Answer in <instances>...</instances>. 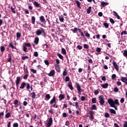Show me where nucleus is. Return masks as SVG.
<instances>
[{
  "instance_id": "c9c22d12",
  "label": "nucleus",
  "mask_w": 127,
  "mask_h": 127,
  "mask_svg": "<svg viewBox=\"0 0 127 127\" xmlns=\"http://www.w3.org/2000/svg\"><path fill=\"white\" fill-rule=\"evenodd\" d=\"M25 46L27 47H31V45L29 43H25Z\"/></svg>"
},
{
  "instance_id": "a211bd4d",
  "label": "nucleus",
  "mask_w": 127,
  "mask_h": 127,
  "mask_svg": "<svg viewBox=\"0 0 127 127\" xmlns=\"http://www.w3.org/2000/svg\"><path fill=\"white\" fill-rule=\"evenodd\" d=\"M100 86H101V87L103 88V89H107L109 87V84L108 83H105L104 84H101Z\"/></svg>"
},
{
  "instance_id": "58836bf2",
  "label": "nucleus",
  "mask_w": 127,
  "mask_h": 127,
  "mask_svg": "<svg viewBox=\"0 0 127 127\" xmlns=\"http://www.w3.org/2000/svg\"><path fill=\"white\" fill-rule=\"evenodd\" d=\"M123 55H124V56H125V57H127V50H125L124 51Z\"/></svg>"
},
{
  "instance_id": "9b49d317",
  "label": "nucleus",
  "mask_w": 127,
  "mask_h": 127,
  "mask_svg": "<svg viewBox=\"0 0 127 127\" xmlns=\"http://www.w3.org/2000/svg\"><path fill=\"white\" fill-rule=\"evenodd\" d=\"M13 104L14 105V108H17V107H18V105H19V101L17 100H15L13 101Z\"/></svg>"
},
{
  "instance_id": "dca6fc26",
  "label": "nucleus",
  "mask_w": 127,
  "mask_h": 127,
  "mask_svg": "<svg viewBox=\"0 0 127 127\" xmlns=\"http://www.w3.org/2000/svg\"><path fill=\"white\" fill-rule=\"evenodd\" d=\"M121 81L123 82V83H125L126 85H127V78L122 76L121 77Z\"/></svg>"
},
{
  "instance_id": "b1692460",
  "label": "nucleus",
  "mask_w": 127,
  "mask_h": 127,
  "mask_svg": "<svg viewBox=\"0 0 127 127\" xmlns=\"http://www.w3.org/2000/svg\"><path fill=\"white\" fill-rule=\"evenodd\" d=\"M31 96L32 99H35L36 98V94H35V92H34L31 93Z\"/></svg>"
},
{
  "instance_id": "6e6d98bb",
  "label": "nucleus",
  "mask_w": 127,
  "mask_h": 127,
  "mask_svg": "<svg viewBox=\"0 0 127 127\" xmlns=\"http://www.w3.org/2000/svg\"><path fill=\"white\" fill-rule=\"evenodd\" d=\"M27 78H28V74H25L23 76V79H24V80H27Z\"/></svg>"
},
{
  "instance_id": "69168bd1",
  "label": "nucleus",
  "mask_w": 127,
  "mask_h": 127,
  "mask_svg": "<svg viewBox=\"0 0 127 127\" xmlns=\"http://www.w3.org/2000/svg\"><path fill=\"white\" fill-rule=\"evenodd\" d=\"M81 100L84 102V101H85L86 100V97H85V96H81Z\"/></svg>"
},
{
  "instance_id": "c03bdc74",
  "label": "nucleus",
  "mask_w": 127,
  "mask_h": 127,
  "mask_svg": "<svg viewBox=\"0 0 127 127\" xmlns=\"http://www.w3.org/2000/svg\"><path fill=\"white\" fill-rule=\"evenodd\" d=\"M56 62L57 64V65H59V64H60V61L58 59H56Z\"/></svg>"
},
{
  "instance_id": "f257e3e1",
  "label": "nucleus",
  "mask_w": 127,
  "mask_h": 127,
  "mask_svg": "<svg viewBox=\"0 0 127 127\" xmlns=\"http://www.w3.org/2000/svg\"><path fill=\"white\" fill-rule=\"evenodd\" d=\"M107 102L111 108H114L116 111L118 110V107H116V105H118V106H120L119 100L115 99L114 101V100L112 99V98H110L108 100Z\"/></svg>"
},
{
  "instance_id": "49530a36",
  "label": "nucleus",
  "mask_w": 127,
  "mask_h": 127,
  "mask_svg": "<svg viewBox=\"0 0 127 127\" xmlns=\"http://www.w3.org/2000/svg\"><path fill=\"white\" fill-rule=\"evenodd\" d=\"M110 21L112 24H115V20H114V19L113 18H110Z\"/></svg>"
},
{
  "instance_id": "603ef678",
  "label": "nucleus",
  "mask_w": 127,
  "mask_h": 127,
  "mask_svg": "<svg viewBox=\"0 0 127 127\" xmlns=\"http://www.w3.org/2000/svg\"><path fill=\"white\" fill-rule=\"evenodd\" d=\"M117 77V75L115 74H113L112 75V80H115V79H116V77Z\"/></svg>"
},
{
  "instance_id": "a19ab883",
  "label": "nucleus",
  "mask_w": 127,
  "mask_h": 127,
  "mask_svg": "<svg viewBox=\"0 0 127 127\" xmlns=\"http://www.w3.org/2000/svg\"><path fill=\"white\" fill-rule=\"evenodd\" d=\"M31 72H32V73H33V74H36V73H37L36 70H35L33 68L31 69Z\"/></svg>"
},
{
  "instance_id": "13d9d810",
  "label": "nucleus",
  "mask_w": 127,
  "mask_h": 127,
  "mask_svg": "<svg viewBox=\"0 0 127 127\" xmlns=\"http://www.w3.org/2000/svg\"><path fill=\"white\" fill-rule=\"evenodd\" d=\"M34 56H35V57H37L38 56V53L37 52H35L34 53Z\"/></svg>"
},
{
  "instance_id": "e2e57ef3",
  "label": "nucleus",
  "mask_w": 127,
  "mask_h": 127,
  "mask_svg": "<svg viewBox=\"0 0 127 127\" xmlns=\"http://www.w3.org/2000/svg\"><path fill=\"white\" fill-rule=\"evenodd\" d=\"M124 34H127V31H122V32L121 33L122 36V35H124Z\"/></svg>"
},
{
  "instance_id": "7ed1b4c3",
  "label": "nucleus",
  "mask_w": 127,
  "mask_h": 127,
  "mask_svg": "<svg viewBox=\"0 0 127 127\" xmlns=\"http://www.w3.org/2000/svg\"><path fill=\"white\" fill-rule=\"evenodd\" d=\"M41 30H37V31L36 32V35L38 36H39V35H41V34H44V36L46 35V33L45 32V30L42 28H40Z\"/></svg>"
},
{
  "instance_id": "f3484780",
  "label": "nucleus",
  "mask_w": 127,
  "mask_h": 127,
  "mask_svg": "<svg viewBox=\"0 0 127 127\" xmlns=\"http://www.w3.org/2000/svg\"><path fill=\"white\" fill-rule=\"evenodd\" d=\"M113 64L115 69L118 71L119 70V65H118L116 62H113Z\"/></svg>"
},
{
  "instance_id": "1a4fd4ad",
  "label": "nucleus",
  "mask_w": 127,
  "mask_h": 127,
  "mask_svg": "<svg viewBox=\"0 0 127 127\" xmlns=\"http://www.w3.org/2000/svg\"><path fill=\"white\" fill-rule=\"evenodd\" d=\"M49 77H54V75H55V70L53 69L51 70L49 74H48Z\"/></svg>"
},
{
  "instance_id": "7c9ffc66",
  "label": "nucleus",
  "mask_w": 127,
  "mask_h": 127,
  "mask_svg": "<svg viewBox=\"0 0 127 127\" xmlns=\"http://www.w3.org/2000/svg\"><path fill=\"white\" fill-rule=\"evenodd\" d=\"M10 117H11V116L10 115V113H7L5 116V118L6 119H8V118H10Z\"/></svg>"
},
{
  "instance_id": "ea45409f",
  "label": "nucleus",
  "mask_w": 127,
  "mask_h": 127,
  "mask_svg": "<svg viewBox=\"0 0 127 127\" xmlns=\"http://www.w3.org/2000/svg\"><path fill=\"white\" fill-rule=\"evenodd\" d=\"M55 67L56 70H60V65H59V64H56Z\"/></svg>"
},
{
  "instance_id": "c756f323",
  "label": "nucleus",
  "mask_w": 127,
  "mask_h": 127,
  "mask_svg": "<svg viewBox=\"0 0 127 127\" xmlns=\"http://www.w3.org/2000/svg\"><path fill=\"white\" fill-rule=\"evenodd\" d=\"M5 51V48H4L3 46H1L0 47L1 52L2 53L4 52Z\"/></svg>"
},
{
  "instance_id": "39448f33",
  "label": "nucleus",
  "mask_w": 127,
  "mask_h": 127,
  "mask_svg": "<svg viewBox=\"0 0 127 127\" xmlns=\"http://www.w3.org/2000/svg\"><path fill=\"white\" fill-rule=\"evenodd\" d=\"M20 82H21V78L20 76H18L16 77V80L15 81L16 83V87L17 89H18L19 85L20 84Z\"/></svg>"
},
{
  "instance_id": "4c0bfd02",
  "label": "nucleus",
  "mask_w": 127,
  "mask_h": 127,
  "mask_svg": "<svg viewBox=\"0 0 127 127\" xmlns=\"http://www.w3.org/2000/svg\"><path fill=\"white\" fill-rule=\"evenodd\" d=\"M103 25L106 28H109V24L108 23H104Z\"/></svg>"
},
{
  "instance_id": "680f3d73",
  "label": "nucleus",
  "mask_w": 127,
  "mask_h": 127,
  "mask_svg": "<svg viewBox=\"0 0 127 127\" xmlns=\"http://www.w3.org/2000/svg\"><path fill=\"white\" fill-rule=\"evenodd\" d=\"M65 126L69 127V126H70V122H69V121H66Z\"/></svg>"
},
{
  "instance_id": "f8f14e48",
  "label": "nucleus",
  "mask_w": 127,
  "mask_h": 127,
  "mask_svg": "<svg viewBox=\"0 0 127 127\" xmlns=\"http://www.w3.org/2000/svg\"><path fill=\"white\" fill-rule=\"evenodd\" d=\"M106 5H109V2L101 1V6L102 7H105Z\"/></svg>"
},
{
  "instance_id": "20e7f679",
  "label": "nucleus",
  "mask_w": 127,
  "mask_h": 127,
  "mask_svg": "<svg viewBox=\"0 0 127 127\" xmlns=\"http://www.w3.org/2000/svg\"><path fill=\"white\" fill-rule=\"evenodd\" d=\"M98 100L99 101L100 106H104L105 104V99H104V96L103 95L99 96Z\"/></svg>"
},
{
  "instance_id": "5fc2aeb1",
  "label": "nucleus",
  "mask_w": 127,
  "mask_h": 127,
  "mask_svg": "<svg viewBox=\"0 0 127 127\" xmlns=\"http://www.w3.org/2000/svg\"><path fill=\"white\" fill-rule=\"evenodd\" d=\"M96 101H97V99L96 98H93L92 99V102L94 104H96Z\"/></svg>"
},
{
  "instance_id": "0eeeda50",
  "label": "nucleus",
  "mask_w": 127,
  "mask_h": 127,
  "mask_svg": "<svg viewBox=\"0 0 127 127\" xmlns=\"http://www.w3.org/2000/svg\"><path fill=\"white\" fill-rule=\"evenodd\" d=\"M11 59H12V54H9L8 55V58L7 59V62L11 63Z\"/></svg>"
},
{
  "instance_id": "423d86ee",
  "label": "nucleus",
  "mask_w": 127,
  "mask_h": 127,
  "mask_svg": "<svg viewBox=\"0 0 127 127\" xmlns=\"http://www.w3.org/2000/svg\"><path fill=\"white\" fill-rule=\"evenodd\" d=\"M52 124H53V120L52 119V117H50L49 119V122L48 124H47L46 127H50L51 126H52Z\"/></svg>"
},
{
  "instance_id": "473e14b6",
  "label": "nucleus",
  "mask_w": 127,
  "mask_h": 127,
  "mask_svg": "<svg viewBox=\"0 0 127 127\" xmlns=\"http://www.w3.org/2000/svg\"><path fill=\"white\" fill-rule=\"evenodd\" d=\"M58 56L60 59H62V60H63V59L64 58V57H63V56H62V55H61V54H58Z\"/></svg>"
},
{
  "instance_id": "ddd939ff",
  "label": "nucleus",
  "mask_w": 127,
  "mask_h": 127,
  "mask_svg": "<svg viewBox=\"0 0 127 127\" xmlns=\"http://www.w3.org/2000/svg\"><path fill=\"white\" fill-rule=\"evenodd\" d=\"M33 4H34V5H35V6L36 7H40V8L41 7V5H40V3H39L38 2H37L36 1H35L33 2Z\"/></svg>"
},
{
  "instance_id": "4be33fe9",
  "label": "nucleus",
  "mask_w": 127,
  "mask_h": 127,
  "mask_svg": "<svg viewBox=\"0 0 127 127\" xmlns=\"http://www.w3.org/2000/svg\"><path fill=\"white\" fill-rule=\"evenodd\" d=\"M68 87L71 90L74 89V88L73 87V85H72V82H71L68 83Z\"/></svg>"
},
{
  "instance_id": "37998d69",
  "label": "nucleus",
  "mask_w": 127,
  "mask_h": 127,
  "mask_svg": "<svg viewBox=\"0 0 127 127\" xmlns=\"http://www.w3.org/2000/svg\"><path fill=\"white\" fill-rule=\"evenodd\" d=\"M63 76H65L67 75V70H66V69H65L63 73Z\"/></svg>"
},
{
  "instance_id": "3c124183",
  "label": "nucleus",
  "mask_w": 127,
  "mask_h": 127,
  "mask_svg": "<svg viewBox=\"0 0 127 127\" xmlns=\"http://www.w3.org/2000/svg\"><path fill=\"white\" fill-rule=\"evenodd\" d=\"M22 60H25V59H28V57L27 56H23V57H22Z\"/></svg>"
},
{
  "instance_id": "aec40b11",
  "label": "nucleus",
  "mask_w": 127,
  "mask_h": 127,
  "mask_svg": "<svg viewBox=\"0 0 127 127\" xmlns=\"http://www.w3.org/2000/svg\"><path fill=\"white\" fill-rule=\"evenodd\" d=\"M34 42L35 44H36V45H37V44H38V43L39 42V38H38V37H36L35 38Z\"/></svg>"
},
{
  "instance_id": "de8ad7c7",
  "label": "nucleus",
  "mask_w": 127,
  "mask_h": 127,
  "mask_svg": "<svg viewBox=\"0 0 127 127\" xmlns=\"http://www.w3.org/2000/svg\"><path fill=\"white\" fill-rule=\"evenodd\" d=\"M44 62L46 65H47V66H49V62L48 61V60H45Z\"/></svg>"
},
{
  "instance_id": "0e129e2a",
  "label": "nucleus",
  "mask_w": 127,
  "mask_h": 127,
  "mask_svg": "<svg viewBox=\"0 0 127 127\" xmlns=\"http://www.w3.org/2000/svg\"><path fill=\"white\" fill-rule=\"evenodd\" d=\"M59 19L61 22H63L64 21V18L63 17H60Z\"/></svg>"
},
{
  "instance_id": "6ab92c4d",
  "label": "nucleus",
  "mask_w": 127,
  "mask_h": 127,
  "mask_svg": "<svg viewBox=\"0 0 127 127\" xmlns=\"http://www.w3.org/2000/svg\"><path fill=\"white\" fill-rule=\"evenodd\" d=\"M75 3L77 7H78L79 9H81L82 8V7H81V2H80V1H75Z\"/></svg>"
},
{
  "instance_id": "bf43d9fd",
  "label": "nucleus",
  "mask_w": 127,
  "mask_h": 127,
  "mask_svg": "<svg viewBox=\"0 0 127 127\" xmlns=\"http://www.w3.org/2000/svg\"><path fill=\"white\" fill-rule=\"evenodd\" d=\"M83 47L85 49H88L89 48V46H88L87 44H84Z\"/></svg>"
},
{
  "instance_id": "052dcab7",
  "label": "nucleus",
  "mask_w": 127,
  "mask_h": 127,
  "mask_svg": "<svg viewBox=\"0 0 127 127\" xmlns=\"http://www.w3.org/2000/svg\"><path fill=\"white\" fill-rule=\"evenodd\" d=\"M77 48H78L79 50H81L82 48H83V47H82V46L78 45L77 46Z\"/></svg>"
},
{
  "instance_id": "4d7b16f0",
  "label": "nucleus",
  "mask_w": 127,
  "mask_h": 127,
  "mask_svg": "<svg viewBox=\"0 0 127 127\" xmlns=\"http://www.w3.org/2000/svg\"><path fill=\"white\" fill-rule=\"evenodd\" d=\"M105 118H110V114H109L108 113H106L105 114Z\"/></svg>"
},
{
  "instance_id": "cd10ccee",
  "label": "nucleus",
  "mask_w": 127,
  "mask_h": 127,
  "mask_svg": "<svg viewBox=\"0 0 127 127\" xmlns=\"http://www.w3.org/2000/svg\"><path fill=\"white\" fill-rule=\"evenodd\" d=\"M113 13H114L115 16L117 17L118 19H120L121 18V17H120V16L119 15V14H118V13H117V12L114 11Z\"/></svg>"
},
{
  "instance_id": "338daca9",
  "label": "nucleus",
  "mask_w": 127,
  "mask_h": 127,
  "mask_svg": "<svg viewBox=\"0 0 127 127\" xmlns=\"http://www.w3.org/2000/svg\"><path fill=\"white\" fill-rule=\"evenodd\" d=\"M13 127H18V123H14L13 125Z\"/></svg>"
},
{
  "instance_id": "f704fd0d",
  "label": "nucleus",
  "mask_w": 127,
  "mask_h": 127,
  "mask_svg": "<svg viewBox=\"0 0 127 127\" xmlns=\"http://www.w3.org/2000/svg\"><path fill=\"white\" fill-rule=\"evenodd\" d=\"M110 112L111 114H114V115H116V111L114 109H110Z\"/></svg>"
},
{
  "instance_id": "9d476101",
  "label": "nucleus",
  "mask_w": 127,
  "mask_h": 127,
  "mask_svg": "<svg viewBox=\"0 0 127 127\" xmlns=\"http://www.w3.org/2000/svg\"><path fill=\"white\" fill-rule=\"evenodd\" d=\"M39 18L40 21H41L42 23H45L46 22L45 18H44V16H41L40 17H39Z\"/></svg>"
},
{
  "instance_id": "5701e85b",
  "label": "nucleus",
  "mask_w": 127,
  "mask_h": 127,
  "mask_svg": "<svg viewBox=\"0 0 127 127\" xmlns=\"http://www.w3.org/2000/svg\"><path fill=\"white\" fill-rule=\"evenodd\" d=\"M50 98H51V96H50V94H48L46 95L45 100L46 101H48V100H50Z\"/></svg>"
},
{
  "instance_id": "393cba45",
  "label": "nucleus",
  "mask_w": 127,
  "mask_h": 127,
  "mask_svg": "<svg viewBox=\"0 0 127 127\" xmlns=\"http://www.w3.org/2000/svg\"><path fill=\"white\" fill-rule=\"evenodd\" d=\"M91 11H92V7L89 6L88 8L87 9V13L88 14H90V13H91Z\"/></svg>"
},
{
  "instance_id": "e433bc0d",
  "label": "nucleus",
  "mask_w": 127,
  "mask_h": 127,
  "mask_svg": "<svg viewBox=\"0 0 127 127\" xmlns=\"http://www.w3.org/2000/svg\"><path fill=\"white\" fill-rule=\"evenodd\" d=\"M20 36H21V34L19 32H17L16 33V37L17 38H20Z\"/></svg>"
},
{
  "instance_id": "864d4df0",
  "label": "nucleus",
  "mask_w": 127,
  "mask_h": 127,
  "mask_svg": "<svg viewBox=\"0 0 127 127\" xmlns=\"http://www.w3.org/2000/svg\"><path fill=\"white\" fill-rule=\"evenodd\" d=\"M23 50L24 52H27V48H26V46H24Z\"/></svg>"
},
{
  "instance_id": "2eb2a0df",
  "label": "nucleus",
  "mask_w": 127,
  "mask_h": 127,
  "mask_svg": "<svg viewBox=\"0 0 127 127\" xmlns=\"http://www.w3.org/2000/svg\"><path fill=\"white\" fill-rule=\"evenodd\" d=\"M89 114L90 116V120H94V112H93V111H89Z\"/></svg>"
},
{
  "instance_id": "2f4dec72",
  "label": "nucleus",
  "mask_w": 127,
  "mask_h": 127,
  "mask_svg": "<svg viewBox=\"0 0 127 127\" xmlns=\"http://www.w3.org/2000/svg\"><path fill=\"white\" fill-rule=\"evenodd\" d=\"M9 47H11L12 49H15V47L13 46V45H12V43H10L9 44Z\"/></svg>"
},
{
  "instance_id": "8fccbe9b",
  "label": "nucleus",
  "mask_w": 127,
  "mask_h": 127,
  "mask_svg": "<svg viewBox=\"0 0 127 127\" xmlns=\"http://www.w3.org/2000/svg\"><path fill=\"white\" fill-rule=\"evenodd\" d=\"M70 81V77L69 76L65 77V82H69Z\"/></svg>"
},
{
  "instance_id": "79ce46f5",
  "label": "nucleus",
  "mask_w": 127,
  "mask_h": 127,
  "mask_svg": "<svg viewBox=\"0 0 127 127\" xmlns=\"http://www.w3.org/2000/svg\"><path fill=\"white\" fill-rule=\"evenodd\" d=\"M78 31V28H74L72 30L73 33H76Z\"/></svg>"
},
{
  "instance_id": "72a5a7b5",
  "label": "nucleus",
  "mask_w": 127,
  "mask_h": 127,
  "mask_svg": "<svg viewBox=\"0 0 127 127\" xmlns=\"http://www.w3.org/2000/svg\"><path fill=\"white\" fill-rule=\"evenodd\" d=\"M62 52L63 53V54H64V55H66V50H65V49L64 48H62Z\"/></svg>"
},
{
  "instance_id": "09e8293b",
  "label": "nucleus",
  "mask_w": 127,
  "mask_h": 127,
  "mask_svg": "<svg viewBox=\"0 0 127 127\" xmlns=\"http://www.w3.org/2000/svg\"><path fill=\"white\" fill-rule=\"evenodd\" d=\"M75 105L76 109H78L79 108V102H76Z\"/></svg>"
},
{
  "instance_id": "c85d7f7f",
  "label": "nucleus",
  "mask_w": 127,
  "mask_h": 127,
  "mask_svg": "<svg viewBox=\"0 0 127 127\" xmlns=\"http://www.w3.org/2000/svg\"><path fill=\"white\" fill-rule=\"evenodd\" d=\"M90 110H91L92 111L94 110H97V107L95 105H92L91 107L90 108Z\"/></svg>"
},
{
  "instance_id": "a878e982",
  "label": "nucleus",
  "mask_w": 127,
  "mask_h": 127,
  "mask_svg": "<svg viewBox=\"0 0 127 127\" xmlns=\"http://www.w3.org/2000/svg\"><path fill=\"white\" fill-rule=\"evenodd\" d=\"M12 12H13V13H16V12L15 11V7H13V6H11V8H10Z\"/></svg>"
},
{
  "instance_id": "412c9836",
  "label": "nucleus",
  "mask_w": 127,
  "mask_h": 127,
  "mask_svg": "<svg viewBox=\"0 0 127 127\" xmlns=\"http://www.w3.org/2000/svg\"><path fill=\"white\" fill-rule=\"evenodd\" d=\"M65 96L63 94H60L59 96V99L60 101H62L64 99Z\"/></svg>"
},
{
  "instance_id": "4468645a",
  "label": "nucleus",
  "mask_w": 127,
  "mask_h": 127,
  "mask_svg": "<svg viewBox=\"0 0 127 127\" xmlns=\"http://www.w3.org/2000/svg\"><path fill=\"white\" fill-rule=\"evenodd\" d=\"M54 103H56V97H55V96H54L53 99L51 100L50 104L51 105H53Z\"/></svg>"
},
{
  "instance_id": "774afa93",
  "label": "nucleus",
  "mask_w": 127,
  "mask_h": 127,
  "mask_svg": "<svg viewBox=\"0 0 127 127\" xmlns=\"http://www.w3.org/2000/svg\"><path fill=\"white\" fill-rule=\"evenodd\" d=\"M94 94H95V95H98V94H99V90H95Z\"/></svg>"
},
{
  "instance_id": "bb28decb",
  "label": "nucleus",
  "mask_w": 127,
  "mask_h": 127,
  "mask_svg": "<svg viewBox=\"0 0 127 127\" xmlns=\"http://www.w3.org/2000/svg\"><path fill=\"white\" fill-rule=\"evenodd\" d=\"M31 20H32V24H33V25L35 24V17H34L33 16H32Z\"/></svg>"
},
{
  "instance_id": "6e6552de",
  "label": "nucleus",
  "mask_w": 127,
  "mask_h": 127,
  "mask_svg": "<svg viewBox=\"0 0 127 127\" xmlns=\"http://www.w3.org/2000/svg\"><path fill=\"white\" fill-rule=\"evenodd\" d=\"M76 88L78 91V93H81L82 92V88H81V86H80V84H79L77 82L76 83Z\"/></svg>"
},
{
  "instance_id": "f03ea898",
  "label": "nucleus",
  "mask_w": 127,
  "mask_h": 127,
  "mask_svg": "<svg viewBox=\"0 0 127 127\" xmlns=\"http://www.w3.org/2000/svg\"><path fill=\"white\" fill-rule=\"evenodd\" d=\"M26 87L27 90H29L30 89V84L29 83H26L25 82H22L20 84V89H23Z\"/></svg>"
},
{
  "instance_id": "a18cd8bd",
  "label": "nucleus",
  "mask_w": 127,
  "mask_h": 127,
  "mask_svg": "<svg viewBox=\"0 0 127 127\" xmlns=\"http://www.w3.org/2000/svg\"><path fill=\"white\" fill-rule=\"evenodd\" d=\"M114 92L117 93V92H119V88H118V87H115L114 89Z\"/></svg>"
}]
</instances>
